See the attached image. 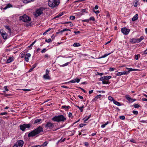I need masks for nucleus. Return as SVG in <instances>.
Returning a JSON list of instances; mask_svg holds the SVG:
<instances>
[{
	"instance_id": "1",
	"label": "nucleus",
	"mask_w": 147,
	"mask_h": 147,
	"mask_svg": "<svg viewBox=\"0 0 147 147\" xmlns=\"http://www.w3.org/2000/svg\"><path fill=\"white\" fill-rule=\"evenodd\" d=\"M43 129L41 126H39L36 129L29 133L28 136V137H33L39 134L40 132L43 131Z\"/></svg>"
},
{
	"instance_id": "2",
	"label": "nucleus",
	"mask_w": 147,
	"mask_h": 147,
	"mask_svg": "<svg viewBox=\"0 0 147 147\" xmlns=\"http://www.w3.org/2000/svg\"><path fill=\"white\" fill-rule=\"evenodd\" d=\"M48 5L50 7L54 8L57 7L60 3L59 0H48Z\"/></svg>"
},
{
	"instance_id": "3",
	"label": "nucleus",
	"mask_w": 147,
	"mask_h": 147,
	"mask_svg": "<svg viewBox=\"0 0 147 147\" xmlns=\"http://www.w3.org/2000/svg\"><path fill=\"white\" fill-rule=\"evenodd\" d=\"M52 120L55 121H65L66 120V118L62 115L55 116L52 118Z\"/></svg>"
},
{
	"instance_id": "4",
	"label": "nucleus",
	"mask_w": 147,
	"mask_h": 147,
	"mask_svg": "<svg viewBox=\"0 0 147 147\" xmlns=\"http://www.w3.org/2000/svg\"><path fill=\"white\" fill-rule=\"evenodd\" d=\"M45 9L43 7H41L37 9L34 14L35 17H38L40 15H42L45 12Z\"/></svg>"
},
{
	"instance_id": "5",
	"label": "nucleus",
	"mask_w": 147,
	"mask_h": 147,
	"mask_svg": "<svg viewBox=\"0 0 147 147\" xmlns=\"http://www.w3.org/2000/svg\"><path fill=\"white\" fill-rule=\"evenodd\" d=\"M20 20L24 22H26L30 20V18L26 14L20 16Z\"/></svg>"
},
{
	"instance_id": "6",
	"label": "nucleus",
	"mask_w": 147,
	"mask_h": 147,
	"mask_svg": "<svg viewBox=\"0 0 147 147\" xmlns=\"http://www.w3.org/2000/svg\"><path fill=\"white\" fill-rule=\"evenodd\" d=\"M31 126V125L30 124H24L22 125H20V129L22 131H25L26 128L29 129Z\"/></svg>"
},
{
	"instance_id": "7",
	"label": "nucleus",
	"mask_w": 147,
	"mask_h": 147,
	"mask_svg": "<svg viewBox=\"0 0 147 147\" xmlns=\"http://www.w3.org/2000/svg\"><path fill=\"white\" fill-rule=\"evenodd\" d=\"M24 143V142L23 140H18L15 144L13 147H22Z\"/></svg>"
},
{
	"instance_id": "8",
	"label": "nucleus",
	"mask_w": 147,
	"mask_h": 147,
	"mask_svg": "<svg viewBox=\"0 0 147 147\" xmlns=\"http://www.w3.org/2000/svg\"><path fill=\"white\" fill-rule=\"evenodd\" d=\"M121 31L123 34L126 35L129 34L130 31V30L124 27L121 29Z\"/></svg>"
},
{
	"instance_id": "9",
	"label": "nucleus",
	"mask_w": 147,
	"mask_h": 147,
	"mask_svg": "<svg viewBox=\"0 0 147 147\" xmlns=\"http://www.w3.org/2000/svg\"><path fill=\"white\" fill-rule=\"evenodd\" d=\"M45 127L47 129H51L53 128L54 127V123L50 122H48L45 125Z\"/></svg>"
},
{
	"instance_id": "10",
	"label": "nucleus",
	"mask_w": 147,
	"mask_h": 147,
	"mask_svg": "<svg viewBox=\"0 0 147 147\" xmlns=\"http://www.w3.org/2000/svg\"><path fill=\"white\" fill-rule=\"evenodd\" d=\"M0 33L4 39H6L7 38V35L5 32H3V30H0Z\"/></svg>"
},
{
	"instance_id": "11",
	"label": "nucleus",
	"mask_w": 147,
	"mask_h": 147,
	"mask_svg": "<svg viewBox=\"0 0 147 147\" xmlns=\"http://www.w3.org/2000/svg\"><path fill=\"white\" fill-rule=\"evenodd\" d=\"M111 78V76H105L100 78V80H108L110 79Z\"/></svg>"
},
{
	"instance_id": "12",
	"label": "nucleus",
	"mask_w": 147,
	"mask_h": 147,
	"mask_svg": "<svg viewBox=\"0 0 147 147\" xmlns=\"http://www.w3.org/2000/svg\"><path fill=\"white\" fill-rule=\"evenodd\" d=\"M129 41L130 42L133 44L136 43H138V41L137 39H136L135 38H133L130 39Z\"/></svg>"
},
{
	"instance_id": "13",
	"label": "nucleus",
	"mask_w": 147,
	"mask_h": 147,
	"mask_svg": "<svg viewBox=\"0 0 147 147\" xmlns=\"http://www.w3.org/2000/svg\"><path fill=\"white\" fill-rule=\"evenodd\" d=\"M31 56V55L30 53H27L25 55V61L28 62V61L29 58Z\"/></svg>"
},
{
	"instance_id": "14",
	"label": "nucleus",
	"mask_w": 147,
	"mask_h": 147,
	"mask_svg": "<svg viewBox=\"0 0 147 147\" xmlns=\"http://www.w3.org/2000/svg\"><path fill=\"white\" fill-rule=\"evenodd\" d=\"M14 60L13 58L11 57H9L7 61V63H9L13 61Z\"/></svg>"
},
{
	"instance_id": "15",
	"label": "nucleus",
	"mask_w": 147,
	"mask_h": 147,
	"mask_svg": "<svg viewBox=\"0 0 147 147\" xmlns=\"http://www.w3.org/2000/svg\"><path fill=\"white\" fill-rule=\"evenodd\" d=\"M138 18V14H136L132 18V20L133 21L137 20Z\"/></svg>"
},
{
	"instance_id": "16",
	"label": "nucleus",
	"mask_w": 147,
	"mask_h": 147,
	"mask_svg": "<svg viewBox=\"0 0 147 147\" xmlns=\"http://www.w3.org/2000/svg\"><path fill=\"white\" fill-rule=\"evenodd\" d=\"M43 78L45 80L50 79V77L49 75L46 74L43 76Z\"/></svg>"
},
{
	"instance_id": "17",
	"label": "nucleus",
	"mask_w": 147,
	"mask_h": 147,
	"mask_svg": "<svg viewBox=\"0 0 147 147\" xmlns=\"http://www.w3.org/2000/svg\"><path fill=\"white\" fill-rule=\"evenodd\" d=\"M12 7V5L10 3H9L6 5V7L3 8V9L6 10L8 8H9Z\"/></svg>"
},
{
	"instance_id": "18",
	"label": "nucleus",
	"mask_w": 147,
	"mask_h": 147,
	"mask_svg": "<svg viewBox=\"0 0 147 147\" xmlns=\"http://www.w3.org/2000/svg\"><path fill=\"white\" fill-rule=\"evenodd\" d=\"M125 97L130 102H131V100H133L132 98H131L129 96V95H127L125 96Z\"/></svg>"
},
{
	"instance_id": "19",
	"label": "nucleus",
	"mask_w": 147,
	"mask_h": 147,
	"mask_svg": "<svg viewBox=\"0 0 147 147\" xmlns=\"http://www.w3.org/2000/svg\"><path fill=\"white\" fill-rule=\"evenodd\" d=\"M75 106L76 107H78L80 110V111L81 112H82L83 111V109L84 108V105L82 106V107H80L79 106L77 105H75Z\"/></svg>"
},
{
	"instance_id": "20",
	"label": "nucleus",
	"mask_w": 147,
	"mask_h": 147,
	"mask_svg": "<svg viewBox=\"0 0 147 147\" xmlns=\"http://www.w3.org/2000/svg\"><path fill=\"white\" fill-rule=\"evenodd\" d=\"M113 102L114 104L118 106H120L121 105L120 102L115 101V100L113 101Z\"/></svg>"
},
{
	"instance_id": "21",
	"label": "nucleus",
	"mask_w": 147,
	"mask_h": 147,
	"mask_svg": "<svg viewBox=\"0 0 147 147\" xmlns=\"http://www.w3.org/2000/svg\"><path fill=\"white\" fill-rule=\"evenodd\" d=\"M102 84H109V82L108 81H106L105 80H102Z\"/></svg>"
},
{
	"instance_id": "22",
	"label": "nucleus",
	"mask_w": 147,
	"mask_h": 147,
	"mask_svg": "<svg viewBox=\"0 0 147 147\" xmlns=\"http://www.w3.org/2000/svg\"><path fill=\"white\" fill-rule=\"evenodd\" d=\"M41 121V119H36L34 121V123H38L40 122V121Z\"/></svg>"
},
{
	"instance_id": "23",
	"label": "nucleus",
	"mask_w": 147,
	"mask_h": 147,
	"mask_svg": "<svg viewBox=\"0 0 147 147\" xmlns=\"http://www.w3.org/2000/svg\"><path fill=\"white\" fill-rule=\"evenodd\" d=\"M127 69H129V71H128V73L130 71H136L137 69H132L131 68H127Z\"/></svg>"
},
{
	"instance_id": "24",
	"label": "nucleus",
	"mask_w": 147,
	"mask_h": 147,
	"mask_svg": "<svg viewBox=\"0 0 147 147\" xmlns=\"http://www.w3.org/2000/svg\"><path fill=\"white\" fill-rule=\"evenodd\" d=\"M144 38V37L143 36H141L140 37V38L137 39L138 41V42H140L142 40H143Z\"/></svg>"
},
{
	"instance_id": "25",
	"label": "nucleus",
	"mask_w": 147,
	"mask_h": 147,
	"mask_svg": "<svg viewBox=\"0 0 147 147\" xmlns=\"http://www.w3.org/2000/svg\"><path fill=\"white\" fill-rule=\"evenodd\" d=\"M5 27L6 29H7L8 30V32L9 33H11V30L10 28H9V27L8 26H5Z\"/></svg>"
},
{
	"instance_id": "26",
	"label": "nucleus",
	"mask_w": 147,
	"mask_h": 147,
	"mask_svg": "<svg viewBox=\"0 0 147 147\" xmlns=\"http://www.w3.org/2000/svg\"><path fill=\"white\" fill-rule=\"evenodd\" d=\"M80 46V44L79 43H75L73 45V46L75 47H78Z\"/></svg>"
},
{
	"instance_id": "27",
	"label": "nucleus",
	"mask_w": 147,
	"mask_h": 147,
	"mask_svg": "<svg viewBox=\"0 0 147 147\" xmlns=\"http://www.w3.org/2000/svg\"><path fill=\"white\" fill-rule=\"evenodd\" d=\"M70 62H67L65 64L60 65V66L61 67H64L68 65V64Z\"/></svg>"
},
{
	"instance_id": "28",
	"label": "nucleus",
	"mask_w": 147,
	"mask_h": 147,
	"mask_svg": "<svg viewBox=\"0 0 147 147\" xmlns=\"http://www.w3.org/2000/svg\"><path fill=\"white\" fill-rule=\"evenodd\" d=\"M65 139H66L65 138H64L63 139H61L58 141L57 142V144L59 142H64L65 140Z\"/></svg>"
},
{
	"instance_id": "29",
	"label": "nucleus",
	"mask_w": 147,
	"mask_h": 147,
	"mask_svg": "<svg viewBox=\"0 0 147 147\" xmlns=\"http://www.w3.org/2000/svg\"><path fill=\"white\" fill-rule=\"evenodd\" d=\"M62 107L63 108H64L65 109H68L70 108V107L69 106H62Z\"/></svg>"
},
{
	"instance_id": "30",
	"label": "nucleus",
	"mask_w": 147,
	"mask_h": 147,
	"mask_svg": "<svg viewBox=\"0 0 147 147\" xmlns=\"http://www.w3.org/2000/svg\"><path fill=\"white\" fill-rule=\"evenodd\" d=\"M108 99L109 100H110L111 101H113L115 100L113 99V98L111 96H109L108 97Z\"/></svg>"
},
{
	"instance_id": "31",
	"label": "nucleus",
	"mask_w": 147,
	"mask_h": 147,
	"mask_svg": "<svg viewBox=\"0 0 147 147\" xmlns=\"http://www.w3.org/2000/svg\"><path fill=\"white\" fill-rule=\"evenodd\" d=\"M109 123V122L108 121H107L105 124H103V125H101V127H102V128H104L105 127V126H106V125H107Z\"/></svg>"
},
{
	"instance_id": "32",
	"label": "nucleus",
	"mask_w": 147,
	"mask_h": 147,
	"mask_svg": "<svg viewBox=\"0 0 147 147\" xmlns=\"http://www.w3.org/2000/svg\"><path fill=\"white\" fill-rule=\"evenodd\" d=\"M121 73L122 75L123 74H127L129 73L127 71L121 72Z\"/></svg>"
},
{
	"instance_id": "33",
	"label": "nucleus",
	"mask_w": 147,
	"mask_h": 147,
	"mask_svg": "<svg viewBox=\"0 0 147 147\" xmlns=\"http://www.w3.org/2000/svg\"><path fill=\"white\" fill-rule=\"evenodd\" d=\"M48 143L47 142H45L42 145V146H45L47 145Z\"/></svg>"
},
{
	"instance_id": "34",
	"label": "nucleus",
	"mask_w": 147,
	"mask_h": 147,
	"mask_svg": "<svg viewBox=\"0 0 147 147\" xmlns=\"http://www.w3.org/2000/svg\"><path fill=\"white\" fill-rule=\"evenodd\" d=\"M133 106L135 108H138L140 107V105L138 104H135Z\"/></svg>"
},
{
	"instance_id": "35",
	"label": "nucleus",
	"mask_w": 147,
	"mask_h": 147,
	"mask_svg": "<svg viewBox=\"0 0 147 147\" xmlns=\"http://www.w3.org/2000/svg\"><path fill=\"white\" fill-rule=\"evenodd\" d=\"M36 40H35L34 42H33L30 46L28 47V48H30L36 42Z\"/></svg>"
},
{
	"instance_id": "36",
	"label": "nucleus",
	"mask_w": 147,
	"mask_h": 147,
	"mask_svg": "<svg viewBox=\"0 0 147 147\" xmlns=\"http://www.w3.org/2000/svg\"><path fill=\"white\" fill-rule=\"evenodd\" d=\"M111 54V53H109L108 54H105L104 55H103L102 57H101L100 58H104L107 57L108 55H110Z\"/></svg>"
},
{
	"instance_id": "37",
	"label": "nucleus",
	"mask_w": 147,
	"mask_h": 147,
	"mask_svg": "<svg viewBox=\"0 0 147 147\" xmlns=\"http://www.w3.org/2000/svg\"><path fill=\"white\" fill-rule=\"evenodd\" d=\"M119 118L122 120H124L125 119V117L123 115H122L120 116Z\"/></svg>"
},
{
	"instance_id": "38",
	"label": "nucleus",
	"mask_w": 147,
	"mask_h": 147,
	"mask_svg": "<svg viewBox=\"0 0 147 147\" xmlns=\"http://www.w3.org/2000/svg\"><path fill=\"white\" fill-rule=\"evenodd\" d=\"M75 18V17L74 16H71L70 17V19L71 20H74Z\"/></svg>"
},
{
	"instance_id": "39",
	"label": "nucleus",
	"mask_w": 147,
	"mask_h": 147,
	"mask_svg": "<svg viewBox=\"0 0 147 147\" xmlns=\"http://www.w3.org/2000/svg\"><path fill=\"white\" fill-rule=\"evenodd\" d=\"M89 20H92L93 21H94L95 20V19L93 17H90L89 18Z\"/></svg>"
},
{
	"instance_id": "40",
	"label": "nucleus",
	"mask_w": 147,
	"mask_h": 147,
	"mask_svg": "<svg viewBox=\"0 0 147 147\" xmlns=\"http://www.w3.org/2000/svg\"><path fill=\"white\" fill-rule=\"evenodd\" d=\"M132 112L134 114L136 115H137L138 113V111H134Z\"/></svg>"
},
{
	"instance_id": "41",
	"label": "nucleus",
	"mask_w": 147,
	"mask_h": 147,
	"mask_svg": "<svg viewBox=\"0 0 147 147\" xmlns=\"http://www.w3.org/2000/svg\"><path fill=\"white\" fill-rule=\"evenodd\" d=\"M138 1L137 0L136 1L135 3V4H134V6L136 7H137L138 5Z\"/></svg>"
},
{
	"instance_id": "42",
	"label": "nucleus",
	"mask_w": 147,
	"mask_h": 147,
	"mask_svg": "<svg viewBox=\"0 0 147 147\" xmlns=\"http://www.w3.org/2000/svg\"><path fill=\"white\" fill-rule=\"evenodd\" d=\"M86 9H82L81 11L82 13H87V12H86Z\"/></svg>"
},
{
	"instance_id": "43",
	"label": "nucleus",
	"mask_w": 147,
	"mask_h": 147,
	"mask_svg": "<svg viewBox=\"0 0 147 147\" xmlns=\"http://www.w3.org/2000/svg\"><path fill=\"white\" fill-rule=\"evenodd\" d=\"M76 82V81L75 80H72L71 81H70L69 82H68V83H75Z\"/></svg>"
},
{
	"instance_id": "44",
	"label": "nucleus",
	"mask_w": 147,
	"mask_h": 147,
	"mask_svg": "<svg viewBox=\"0 0 147 147\" xmlns=\"http://www.w3.org/2000/svg\"><path fill=\"white\" fill-rule=\"evenodd\" d=\"M24 56H25L24 53H22L21 54V55L20 57L21 58H23L24 57Z\"/></svg>"
},
{
	"instance_id": "45",
	"label": "nucleus",
	"mask_w": 147,
	"mask_h": 147,
	"mask_svg": "<svg viewBox=\"0 0 147 147\" xmlns=\"http://www.w3.org/2000/svg\"><path fill=\"white\" fill-rule=\"evenodd\" d=\"M51 41V38H49V39L47 40L46 39L45 40V42H49Z\"/></svg>"
},
{
	"instance_id": "46",
	"label": "nucleus",
	"mask_w": 147,
	"mask_h": 147,
	"mask_svg": "<svg viewBox=\"0 0 147 147\" xmlns=\"http://www.w3.org/2000/svg\"><path fill=\"white\" fill-rule=\"evenodd\" d=\"M82 22H88L89 21V19H87L84 20H82Z\"/></svg>"
},
{
	"instance_id": "47",
	"label": "nucleus",
	"mask_w": 147,
	"mask_h": 147,
	"mask_svg": "<svg viewBox=\"0 0 147 147\" xmlns=\"http://www.w3.org/2000/svg\"><path fill=\"white\" fill-rule=\"evenodd\" d=\"M68 116H69V117H71L72 118L73 117L72 116V113L70 112H69V114H68Z\"/></svg>"
},
{
	"instance_id": "48",
	"label": "nucleus",
	"mask_w": 147,
	"mask_h": 147,
	"mask_svg": "<svg viewBox=\"0 0 147 147\" xmlns=\"http://www.w3.org/2000/svg\"><path fill=\"white\" fill-rule=\"evenodd\" d=\"M7 112H3L1 113L0 114L1 115H7Z\"/></svg>"
},
{
	"instance_id": "49",
	"label": "nucleus",
	"mask_w": 147,
	"mask_h": 147,
	"mask_svg": "<svg viewBox=\"0 0 147 147\" xmlns=\"http://www.w3.org/2000/svg\"><path fill=\"white\" fill-rule=\"evenodd\" d=\"M7 86H5L4 87V88L5 89V90L7 92L9 91V90L7 88Z\"/></svg>"
},
{
	"instance_id": "50",
	"label": "nucleus",
	"mask_w": 147,
	"mask_h": 147,
	"mask_svg": "<svg viewBox=\"0 0 147 147\" xmlns=\"http://www.w3.org/2000/svg\"><path fill=\"white\" fill-rule=\"evenodd\" d=\"M86 125V124H80V126L81 127H83L84 126Z\"/></svg>"
},
{
	"instance_id": "51",
	"label": "nucleus",
	"mask_w": 147,
	"mask_h": 147,
	"mask_svg": "<svg viewBox=\"0 0 147 147\" xmlns=\"http://www.w3.org/2000/svg\"><path fill=\"white\" fill-rule=\"evenodd\" d=\"M140 122L143 123H147L146 121H145V120H140Z\"/></svg>"
},
{
	"instance_id": "52",
	"label": "nucleus",
	"mask_w": 147,
	"mask_h": 147,
	"mask_svg": "<svg viewBox=\"0 0 147 147\" xmlns=\"http://www.w3.org/2000/svg\"><path fill=\"white\" fill-rule=\"evenodd\" d=\"M116 74L117 76H121L122 75L121 72L117 73Z\"/></svg>"
},
{
	"instance_id": "53",
	"label": "nucleus",
	"mask_w": 147,
	"mask_h": 147,
	"mask_svg": "<svg viewBox=\"0 0 147 147\" xmlns=\"http://www.w3.org/2000/svg\"><path fill=\"white\" fill-rule=\"evenodd\" d=\"M37 66V64L35 63L32 66V67L33 69L35 68Z\"/></svg>"
},
{
	"instance_id": "54",
	"label": "nucleus",
	"mask_w": 147,
	"mask_h": 147,
	"mask_svg": "<svg viewBox=\"0 0 147 147\" xmlns=\"http://www.w3.org/2000/svg\"><path fill=\"white\" fill-rule=\"evenodd\" d=\"M46 51V49L45 48H44L42 50L41 52L42 53H44Z\"/></svg>"
},
{
	"instance_id": "55",
	"label": "nucleus",
	"mask_w": 147,
	"mask_h": 147,
	"mask_svg": "<svg viewBox=\"0 0 147 147\" xmlns=\"http://www.w3.org/2000/svg\"><path fill=\"white\" fill-rule=\"evenodd\" d=\"M49 71L47 69L46 70V74L49 75Z\"/></svg>"
},
{
	"instance_id": "56",
	"label": "nucleus",
	"mask_w": 147,
	"mask_h": 147,
	"mask_svg": "<svg viewBox=\"0 0 147 147\" xmlns=\"http://www.w3.org/2000/svg\"><path fill=\"white\" fill-rule=\"evenodd\" d=\"M114 68H112V67H110L109 68V71H113L114 70Z\"/></svg>"
},
{
	"instance_id": "57",
	"label": "nucleus",
	"mask_w": 147,
	"mask_h": 147,
	"mask_svg": "<svg viewBox=\"0 0 147 147\" xmlns=\"http://www.w3.org/2000/svg\"><path fill=\"white\" fill-rule=\"evenodd\" d=\"M101 94H99V95H97L96 96V97H97V98H100L101 97Z\"/></svg>"
},
{
	"instance_id": "58",
	"label": "nucleus",
	"mask_w": 147,
	"mask_h": 147,
	"mask_svg": "<svg viewBox=\"0 0 147 147\" xmlns=\"http://www.w3.org/2000/svg\"><path fill=\"white\" fill-rule=\"evenodd\" d=\"M22 90L24 91H29L30 90L29 89H23Z\"/></svg>"
},
{
	"instance_id": "59",
	"label": "nucleus",
	"mask_w": 147,
	"mask_h": 147,
	"mask_svg": "<svg viewBox=\"0 0 147 147\" xmlns=\"http://www.w3.org/2000/svg\"><path fill=\"white\" fill-rule=\"evenodd\" d=\"M75 80H76V82H77V83H78L80 82V79H76Z\"/></svg>"
},
{
	"instance_id": "60",
	"label": "nucleus",
	"mask_w": 147,
	"mask_h": 147,
	"mask_svg": "<svg viewBox=\"0 0 147 147\" xmlns=\"http://www.w3.org/2000/svg\"><path fill=\"white\" fill-rule=\"evenodd\" d=\"M97 99L98 98H97V97L95 96V97L92 100V101L93 102L95 101H96Z\"/></svg>"
},
{
	"instance_id": "61",
	"label": "nucleus",
	"mask_w": 147,
	"mask_h": 147,
	"mask_svg": "<svg viewBox=\"0 0 147 147\" xmlns=\"http://www.w3.org/2000/svg\"><path fill=\"white\" fill-rule=\"evenodd\" d=\"M97 99L98 98H97V97L95 96V97L92 100V101L93 102L95 101H96Z\"/></svg>"
},
{
	"instance_id": "62",
	"label": "nucleus",
	"mask_w": 147,
	"mask_h": 147,
	"mask_svg": "<svg viewBox=\"0 0 147 147\" xmlns=\"http://www.w3.org/2000/svg\"><path fill=\"white\" fill-rule=\"evenodd\" d=\"M135 59L136 60H138V55H135Z\"/></svg>"
},
{
	"instance_id": "63",
	"label": "nucleus",
	"mask_w": 147,
	"mask_h": 147,
	"mask_svg": "<svg viewBox=\"0 0 147 147\" xmlns=\"http://www.w3.org/2000/svg\"><path fill=\"white\" fill-rule=\"evenodd\" d=\"M94 12L96 14H97L98 13H99L100 12L99 11H94Z\"/></svg>"
},
{
	"instance_id": "64",
	"label": "nucleus",
	"mask_w": 147,
	"mask_h": 147,
	"mask_svg": "<svg viewBox=\"0 0 147 147\" xmlns=\"http://www.w3.org/2000/svg\"><path fill=\"white\" fill-rule=\"evenodd\" d=\"M78 97H79L80 99H83V96H80V95H78Z\"/></svg>"
}]
</instances>
